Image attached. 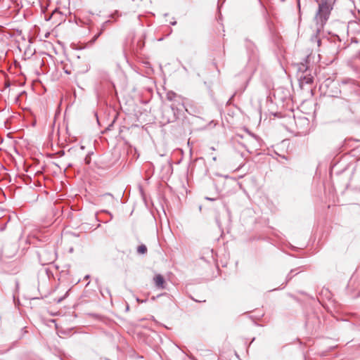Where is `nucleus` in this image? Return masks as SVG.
<instances>
[{
    "instance_id": "obj_1",
    "label": "nucleus",
    "mask_w": 360,
    "mask_h": 360,
    "mask_svg": "<svg viewBox=\"0 0 360 360\" xmlns=\"http://www.w3.org/2000/svg\"><path fill=\"white\" fill-rule=\"evenodd\" d=\"M330 13V5L327 2H322L319 5V10L316 15L315 19L317 21V26L316 28V34H318L323 28ZM315 39L317 41L318 46L321 44V39H318L316 34Z\"/></svg>"
},
{
    "instance_id": "obj_2",
    "label": "nucleus",
    "mask_w": 360,
    "mask_h": 360,
    "mask_svg": "<svg viewBox=\"0 0 360 360\" xmlns=\"http://www.w3.org/2000/svg\"><path fill=\"white\" fill-rule=\"evenodd\" d=\"M154 282L157 288L163 289L165 288V279L162 276L158 274L156 275L154 278Z\"/></svg>"
},
{
    "instance_id": "obj_3",
    "label": "nucleus",
    "mask_w": 360,
    "mask_h": 360,
    "mask_svg": "<svg viewBox=\"0 0 360 360\" xmlns=\"http://www.w3.org/2000/svg\"><path fill=\"white\" fill-rule=\"evenodd\" d=\"M313 77L311 75H304V77H301V84H311L313 82Z\"/></svg>"
},
{
    "instance_id": "obj_4",
    "label": "nucleus",
    "mask_w": 360,
    "mask_h": 360,
    "mask_svg": "<svg viewBox=\"0 0 360 360\" xmlns=\"http://www.w3.org/2000/svg\"><path fill=\"white\" fill-rule=\"evenodd\" d=\"M189 107L191 110H189L188 108H185V110L188 113L191 115H195L200 113V110L195 106H194L193 104H190Z\"/></svg>"
},
{
    "instance_id": "obj_5",
    "label": "nucleus",
    "mask_w": 360,
    "mask_h": 360,
    "mask_svg": "<svg viewBox=\"0 0 360 360\" xmlns=\"http://www.w3.org/2000/svg\"><path fill=\"white\" fill-rule=\"evenodd\" d=\"M137 252L139 254L144 255L147 252V248L145 245H141L137 248Z\"/></svg>"
},
{
    "instance_id": "obj_6",
    "label": "nucleus",
    "mask_w": 360,
    "mask_h": 360,
    "mask_svg": "<svg viewBox=\"0 0 360 360\" xmlns=\"http://www.w3.org/2000/svg\"><path fill=\"white\" fill-rule=\"evenodd\" d=\"M59 14V13L56 11H53L50 18H52L54 15Z\"/></svg>"
},
{
    "instance_id": "obj_7",
    "label": "nucleus",
    "mask_w": 360,
    "mask_h": 360,
    "mask_svg": "<svg viewBox=\"0 0 360 360\" xmlns=\"http://www.w3.org/2000/svg\"><path fill=\"white\" fill-rule=\"evenodd\" d=\"M85 161H86V164H89V162H90V158H85Z\"/></svg>"
}]
</instances>
